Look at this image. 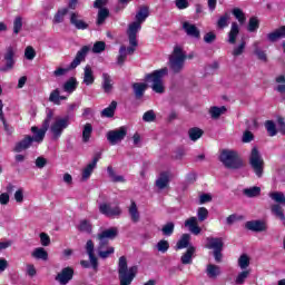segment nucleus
Wrapping results in <instances>:
<instances>
[{"instance_id": "obj_1", "label": "nucleus", "mask_w": 285, "mask_h": 285, "mask_svg": "<svg viewBox=\"0 0 285 285\" xmlns=\"http://www.w3.org/2000/svg\"><path fill=\"white\" fill-rule=\"evenodd\" d=\"M164 77H168V67L154 70L150 73L145 75L146 83H151L150 88L157 95H164L166 87L164 86Z\"/></svg>"}, {"instance_id": "obj_2", "label": "nucleus", "mask_w": 285, "mask_h": 285, "mask_svg": "<svg viewBox=\"0 0 285 285\" xmlns=\"http://www.w3.org/2000/svg\"><path fill=\"white\" fill-rule=\"evenodd\" d=\"M139 268L137 265H134L128 268V259L126 256H121L118 262V279L120 282L119 285H130L137 277Z\"/></svg>"}, {"instance_id": "obj_3", "label": "nucleus", "mask_w": 285, "mask_h": 285, "mask_svg": "<svg viewBox=\"0 0 285 285\" xmlns=\"http://www.w3.org/2000/svg\"><path fill=\"white\" fill-rule=\"evenodd\" d=\"M218 159L223 163V166L229 170H239V168H244V159H242L239 154L235 150L223 149Z\"/></svg>"}, {"instance_id": "obj_4", "label": "nucleus", "mask_w": 285, "mask_h": 285, "mask_svg": "<svg viewBox=\"0 0 285 285\" xmlns=\"http://www.w3.org/2000/svg\"><path fill=\"white\" fill-rule=\"evenodd\" d=\"M88 52H90V47L83 46L80 50L77 51L76 57L70 62L68 69L66 68H58L53 71L55 77H63L68 70H75L78 66H81V62L86 61V57H88Z\"/></svg>"}, {"instance_id": "obj_5", "label": "nucleus", "mask_w": 285, "mask_h": 285, "mask_svg": "<svg viewBox=\"0 0 285 285\" xmlns=\"http://www.w3.org/2000/svg\"><path fill=\"white\" fill-rule=\"evenodd\" d=\"M249 166L253 170V173L256 175V177L262 178L264 177V158L262 157V154L259 153V149L257 147H253L249 154Z\"/></svg>"}, {"instance_id": "obj_6", "label": "nucleus", "mask_w": 285, "mask_h": 285, "mask_svg": "<svg viewBox=\"0 0 285 285\" xmlns=\"http://www.w3.org/2000/svg\"><path fill=\"white\" fill-rule=\"evenodd\" d=\"M85 250L89 257V262L80 261V266H82V268H90L91 266L92 271L97 273V271H99V258L95 255V242H92V239L87 240Z\"/></svg>"}, {"instance_id": "obj_7", "label": "nucleus", "mask_w": 285, "mask_h": 285, "mask_svg": "<svg viewBox=\"0 0 285 285\" xmlns=\"http://www.w3.org/2000/svg\"><path fill=\"white\" fill-rule=\"evenodd\" d=\"M52 117H53L52 111H49L40 129L37 126L31 127V132L33 134V136L31 137L33 141H36L37 144H41V141L46 139V132H48V128H50V121H52Z\"/></svg>"}, {"instance_id": "obj_8", "label": "nucleus", "mask_w": 285, "mask_h": 285, "mask_svg": "<svg viewBox=\"0 0 285 285\" xmlns=\"http://www.w3.org/2000/svg\"><path fill=\"white\" fill-rule=\"evenodd\" d=\"M119 237V228L110 227L97 234V239L99 242V248H106L110 242Z\"/></svg>"}, {"instance_id": "obj_9", "label": "nucleus", "mask_w": 285, "mask_h": 285, "mask_svg": "<svg viewBox=\"0 0 285 285\" xmlns=\"http://www.w3.org/2000/svg\"><path fill=\"white\" fill-rule=\"evenodd\" d=\"M207 248L209 250H214V259L217 264H220L222 258L224 255L222 254V250H224V238L222 237H208L207 238Z\"/></svg>"}, {"instance_id": "obj_10", "label": "nucleus", "mask_w": 285, "mask_h": 285, "mask_svg": "<svg viewBox=\"0 0 285 285\" xmlns=\"http://www.w3.org/2000/svg\"><path fill=\"white\" fill-rule=\"evenodd\" d=\"M70 126V117L66 116L63 118H57L51 125V132L53 139H59L63 135V130Z\"/></svg>"}, {"instance_id": "obj_11", "label": "nucleus", "mask_w": 285, "mask_h": 285, "mask_svg": "<svg viewBox=\"0 0 285 285\" xmlns=\"http://www.w3.org/2000/svg\"><path fill=\"white\" fill-rule=\"evenodd\" d=\"M126 135H128V129L122 126L118 129L109 130L107 132V140L111 146H117L119 141H124V139H126Z\"/></svg>"}, {"instance_id": "obj_12", "label": "nucleus", "mask_w": 285, "mask_h": 285, "mask_svg": "<svg viewBox=\"0 0 285 285\" xmlns=\"http://www.w3.org/2000/svg\"><path fill=\"white\" fill-rule=\"evenodd\" d=\"M98 210L100 215H105V217L115 218L121 216V207L119 206H110L109 203H101L98 206Z\"/></svg>"}, {"instance_id": "obj_13", "label": "nucleus", "mask_w": 285, "mask_h": 285, "mask_svg": "<svg viewBox=\"0 0 285 285\" xmlns=\"http://www.w3.org/2000/svg\"><path fill=\"white\" fill-rule=\"evenodd\" d=\"M4 66L0 67V72H9L14 68V49L12 47H8L7 51L3 56Z\"/></svg>"}, {"instance_id": "obj_14", "label": "nucleus", "mask_w": 285, "mask_h": 285, "mask_svg": "<svg viewBox=\"0 0 285 285\" xmlns=\"http://www.w3.org/2000/svg\"><path fill=\"white\" fill-rule=\"evenodd\" d=\"M139 30H141V23L134 21L129 24L127 30L129 46H139L137 41V32H139Z\"/></svg>"}, {"instance_id": "obj_15", "label": "nucleus", "mask_w": 285, "mask_h": 285, "mask_svg": "<svg viewBox=\"0 0 285 285\" xmlns=\"http://www.w3.org/2000/svg\"><path fill=\"white\" fill-rule=\"evenodd\" d=\"M75 277V268L72 267H65L61 269L60 273L56 276V282L59 284L66 285Z\"/></svg>"}, {"instance_id": "obj_16", "label": "nucleus", "mask_w": 285, "mask_h": 285, "mask_svg": "<svg viewBox=\"0 0 285 285\" xmlns=\"http://www.w3.org/2000/svg\"><path fill=\"white\" fill-rule=\"evenodd\" d=\"M245 228L252 230V233H265V230H268V225H266V222L259 219L248 220L245 224Z\"/></svg>"}, {"instance_id": "obj_17", "label": "nucleus", "mask_w": 285, "mask_h": 285, "mask_svg": "<svg viewBox=\"0 0 285 285\" xmlns=\"http://www.w3.org/2000/svg\"><path fill=\"white\" fill-rule=\"evenodd\" d=\"M99 159H101V154H96L92 161L89 163L82 169V181H87V179H90L92 173L95 171V168H97V164L99 163Z\"/></svg>"}, {"instance_id": "obj_18", "label": "nucleus", "mask_w": 285, "mask_h": 285, "mask_svg": "<svg viewBox=\"0 0 285 285\" xmlns=\"http://www.w3.org/2000/svg\"><path fill=\"white\" fill-rule=\"evenodd\" d=\"M183 30L186 32L187 37H191L193 39H199V37H202V31H199L197 26L188 21L183 23Z\"/></svg>"}, {"instance_id": "obj_19", "label": "nucleus", "mask_w": 285, "mask_h": 285, "mask_svg": "<svg viewBox=\"0 0 285 285\" xmlns=\"http://www.w3.org/2000/svg\"><path fill=\"white\" fill-rule=\"evenodd\" d=\"M33 142L35 141L32 139V136L27 135L22 140L16 144L13 150L14 153H23V150H28V148H30V146H32Z\"/></svg>"}, {"instance_id": "obj_20", "label": "nucleus", "mask_w": 285, "mask_h": 285, "mask_svg": "<svg viewBox=\"0 0 285 285\" xmlns=\"http://www.w3.org/2000/svg\"><path fill=\"white\" fill-rule=\"evenodd\" d=\"M186 60L180 58H169V70L174 72V75H179L181 70H184V63Z\"/></svg>"}, {"instance_id": "obj_21", "label": "nucleus", "mask_w": 285, "mask_h": 285, "mask_svg": "<svg viewBox=\"0 0 285 285\" xmlns=\"http://www.w3.org/2000/svg\"><path fill=\"white\" fill-rule=\"evenodd\" d=\"M168 184H170V173H160L158 179L156 180L157 188H159V190H164V188H168Z\"/></svg>"}, {"instance_id": "obj_22", "label": "nucleus", "mask_w": 285, "mask_h": 285, "mask_svg": "<svg viewBox=\"0 0 285 285\" xmlns=\"http://www.w3.org/2000/svg\"><path fill=\"white\" fill-rule=\"evenodd\" d=\"M279 39H285V26L267 35V40L271 41V43H275V41H279Z\"/></svg>"}, {"instance_id": "obj_23", "label": "nucleus", "mask_w": 285, "mask_h": 285, "mask_svg": "<svg viewBox=\"0 0 285 285\" xmlns=\"http://www.w3.org/2000/svg\"><path fill=\"white\" fill-rule=\"evenodd\" d=\"M132 90L136 99H141L148 90V85L146 82H134Z\"/></svg>"}, {"instance_id": "obj_24", "label": "nucleus", "mask_w": 285, "mask_h": 285, "mask_svg": "<svg viewBox=\"0 0 285 285\" xmlns=\"http://www.w3.org/2000/svg\"><path fill=\"white\" fill-rule=\"evenodd\" d=\"M186 228H189L193 235H199L202 233V227L197 224V217H190L185 220Z\"/></svg>"}, {"instance_id": "obj_25", "label": "nucleus", "mask_w": 285, "mask_h": 285, "mask_svg": "<svg viewBox=\"0 0 285 285\" xmlns=\"http://www.w3.org/2000/svg\"><path fill=\"white\" fill-rule=\"evenodd\" d=\"M78 14L72 12L70 16V23L75 26L76 30H88V23L83 20L78 19Z\"/></svg>"}, {"instance_id": "obj_26", "label": "nucleus", "mask_w": 285, "mask_h": 285, "mask_svg": "<svg viewBox=\"0 0 285 285\" xmlns=\"http://www.w3.org/2000/svg\"><path fill=\"white\" fill-rule=\"evenodd\" d=\"M147 17H150V8L148 6L139 7L136 13V22L141 24L144 21H146Z\"/></svg>"}, {"instance_id": "obj_27", "label": "nucleus", "mask_w": 285, "mask_h": 285, "mask_svg": "<svg viewBox=\"0 0 285 285\" xmlns=\"http://www.w3.org/2000/svg\"><path fill=\"white\" fill-rule=\"evenodd\" d=\"M239 36V24L237 22H233L230 30L228 32V43L235 46L237 43V37Z\"/></svg>"}, {"instance_id": "obj_28", "label": "nucleus", "mask_w": 285, "mask_h": 285, "mask_svg": "<svg viewBox=\"0 0 285 285\" xmlns=\"http://www.w3.org/2000/svg\"><path fill=\"white\" fill-rule=\"evenodd\" d=\"M117 110V101L112 100L108 107L101 110V117H106L107 119H112L115 117V111Z\"/></svg>"}, {"instance_id": "obj_29", "label": "nucleus", "mask_w": 285, "mask_h": 285, "mask_svg": "<svg viewBox=\"0 0 285 285\" xmlns=\"http://www.w3.org/2000/svg\"><path fill=\"white\" fill-rule=\"evenodd\" d=\"M195 246H189L186 250V253L183 254L180 257V262L184 265L193 264V256L195 255Z\"/></svg>"}, {"instance_id": "obj_30", "label": "nucleus", "mask_w": 285, "mask_h": 285, "mask_svg": "<svg viewBox=\"0 0 285 285\" xmlns=\"http://www.w3.org/2000/svg\"><path fill=\"white\" fill-rule=\"evenodd\" d=\"M83 83L87 86L95 83V73L92 72V67L89 65L85 67Z\"/></svg>"}, {"instance_id": "obj_31", "label": "nucleus", "mask_w": 285, "mask_h": 285, "mask_svg": "<svg viewBox=\"0 0 285 285\" xmlns=\"http://www.w3.org/2000/svg\"><path fill=\"white\" fill-rule=\"evenodd\" d=\"M78 230L80 233H87V235H92V223H90L88 219L80 220Z\"/></svg>"}, {"instance_id": "obj_32", "label": "nucleus", "mask_w": 285, "mask_h": 285, "mask_svg": "<svg viewBox=\"0 0 285 285\" xmlns=\"http://www.w3.org/2000/svg\"><path fill=\"white\" fill-rule=\"evenodd\" d=\"M102 90L107 94L112 91V78L106 72L102 73Z\"/></svg>"}, {"instance_id": "obj_33", "label": "nucleus", "mask_w": 285, "mask_h": 285, "mask_svg": "<svg viewBox=\"0 0 285 285\" xmlns=\"http://www.w3.org/2000/svg\"><path fill=\"white\" fill-rule=\"evenodd\" d=\"M65 92L72 94L77 90V78L71 77L63 83Z\"/></svg>"}, {"instance_id": "obj_34", "label": "nucleus", "mask_w": 285, "mask_h": 285, "mask_svg": "<svg viewBox=\"0 0 285 285\" xmlns=\"http://www.w3.org/2000/svg\"><path fill=\"white\" fill-rule=\"evenodd\" d=\"M31 257H35V259H42V262H48V252L43 247L36 248Z\"/></svg>"}, {"instance_id": "obj_35", "label": "nucleus", "mask_w": 285, "mask_h": 285, "mask_svg": "<svg viewBox=\"0 0 285 285\" xmlns=\"http://www.w3.org/2000/svg\"><path fill=\"white\" fill-rule=\"evenodd\" d=\"M189 244H190V234H183L180 239L176 244V248L178 250H181L184 248H189L188 247Z\"/></svg>"}, {"instance_id": "obj_36", "label": "nucleus", "mask_w": 285, "mask_h": 285, "mask_svg": "<svg viewBox=\"0 0 285 285\" xmlns=\"http://www.w3.org/2000/svg\"><path fill=\"white\" fill-rule=\"evenodd\" d=\"M226 110H227L226 106H222V107L213 106L209 109V115L212 119H219V116L226 114Z\"/></svg>"}, {"instance_id": "obj_37", "label": "nucleus", "mask_w": 285, "mask_h": 285, "mask_svg": "<svg viewBox=\"0 0 285 285\" xmlns=\"http://www.w3.org/2000/svg\"><path fill=\"white\" fill-rule=\"evenodd\" d=\"M188 135L191 141H197L204 137V131L198 127H194L188 130Z\"/></svg>"}, {"instance_id": "obj_38", "label": "nucleus", "mask_w": 285, "mask_h": 285, "mask_svg": "<svg viewBox=\"0 0 285 285\" xmlns=\"http://www.w3.org/2000/svg\"><path fill=\"white\" fill-rule=\"evenodd\" d=\"M268 197H271V199L273 202H275V204H283V206H285V195L282 191H271L268 194Z\"/></svg>"}, {"instance_id": "obj_39", "label": "nucleus", "mask_w": 285, "mask_h": 285, "mask_svg": "<svg viewBox=\"0 0 285 285\" xmlns=\"http://www.w3.org/2000/svg\"><path fill=\"white\" fill-rule=\"evenodd\" d=\"M90 137H92V124L87 122L82 129L83 144H88V141H90Z\"/></svg>"}, {"instance_id": "obj_40", "label": "nucleus", "mask_w": 285, "mask_h": 285, "mask_svg": "<svg viewBox=\"0 0 285 285\" xmlns=\"http://www.w3.org/2000/svg\"><path fill=\"white\" fill-rule=\"evenodd\" d=\"M110 17V10L108 9H99L97 16V26H102L106 23V19Z\"/></svg>"}, {"instance_id": "obj_41", "label": "nucleus", "mask_w": 285, "mask_h": 285, "mask_svg": "<svg viewBox=\"0 0 285 285\" xmlns=\"http://www.w3.org/2000/svg\"><path fill=\"white\" fill-rule=\"evenodd\" d=\"M284 206V204H273L271 206V210L273 213V215H275L276 217H278V219H284L285 215H284V208L282 207Z\"/></svg>"}, {"instance_id": "obj_42", "label": "nucleus", "mask_w": 285, "mask_h": 285, "mask_svg": "<svg viewBox=\"0 0 285 285\" xmlns=\"http://www.w3.org/2000/svg\"><path fill=\"white\" fill-rule=\"evenodd\" d=\"M250 276V269H243L235 278V284L242 285L245 284L246 279Z\"/></svg>"}, {"instance_id": "obj_43", "label": "nucleus", "mask_w": 285, "mask_h": 285, "mask_svg": "<svg viewBox=\"0 0 285 285\" xmlns=\"http://www.w3.org/2000/svg\"><path fill=\"white\" fill-rule=\"evenodd\" d=\"M129 215L134 224H137V222H139V209H137V203L131 202V205L129 207Z\"/></svg>"}, {"instance_id": "obj_44", "label": "nucleus", "mask_w": 285, "mask_h": 285, "mask_svg": "<svg viewBox=\"0 0 285 285\" xmlns=\"http://www.w3.org/2000/svg\"><path fill=\"white\" fill-rule=\"evenodd\" d=\"M110 255H115V247L109 246L107 247V250H104V248H100L98 244V256L100 257V259H108Z\"/></svg>"}, {"instance_id": "obj_45", "label": "nucleus", "mask_w": 285, "mask_h": 285, "mask_svg": "<svg viewBox=\"0 0 285 285\" xmlns=\"http://www.w3.org/2000/svg\"><path fill=\"white\" fill-rule=\"evenodd\" d=\"M254 55H256L259 61H268V57L266 56V51L259 49V42H254Z\"/></svg>"}, {"instance_id": "obj_46", "label": "nucleus", "mask_w": 285, "mask_h": 285, "mask_svg": "<svg viewBox=\"0 0 285 285\" xmlns=\"http://www.w3.org/2000/svg\"><path fill=\"white\" fill-rule=\"evenodd\" d=\"M275 81H276V83H278L275 87L276 92L284 95L285 94V76L281 75V76L276 77Z\"/></svg>"}, {"instance_id": "obj_47", "label": "nucleus", "mask_w": 285, "mask_h": 285, "mask_svg": "<svg viewBox=\"0 0 285 285\" xmlns=\"http://www.w3.org/2000/svg\"><path fill=\"white\" fill-rule=\"evenodd\" d=\"M230 19V13L225 12L223 16L219 17L217 21V28L224 30V28H228V20Z\"/></svg>"}, {"instance_id": "obj_48", "label": "nucleus", "mask_w": 285, "mask_h": 285, "mask_svg": "<svg viewBox=\"0 0 285 285\" xmlns=\"http://www.w3.org/2000/svg\"><path fill=\"white\" fill-rule=\"evenodd\" d=\"M232 14L235 17V19H237L238 23H246V14L244 13V11L239 8H234L232 10Z\"/></svg>"}, {"instance_id": "obj_49", "label": "nucleus", "mask_w": 285, "mask_h": 285, "mask_svg": "<svg viewBox=\"0 0 285 285\" xmlns=\"http://www.w3.org/2000/svg\"><path fill=\"white\" fill-rule=\"evenodd\" d=\"M238 266L242 271H246L248 266H250V257H248L246 254H243L238 258Z\"/></svg>"}, {"instance_id": "obj_50", "label": "nucleus", "mask_w": 285, "mask_h": 285, "mask_svg": "<svg viewBox=\"0 0 285 285\" xmlns=\"http://www.w3.org/2000/svg\"><path fill=\"white\" fill-rule=\"evenodd\" d=\"M161 233L165 235V237H170L173 233H175V223L168 222L165 224L161 228Z\"/></svg>"}, {"instance_id": "obj_51", "label": "nucleus", "mask_w": 285, "mask_h": 285, "mask_svg": "<svg viewBox=\"0 0 285 285\" xmlns=\"http://www.w3.org/2000/svg\"><path fill=\"white\" fill-rule=\"evenodd\" d=\"M265 128L269 137H275V135H277V126L275 125V121L273 120L265 121Z\"/></svg>"}, {"instance_id": "obj_52", "label": "nucleus", "mask_w": 285, "mask_h": 285, "mask_svg": "<svg viewBox=\"0 0 285 285\" xmlns=\"http://www.w3.org/2000/svg\"><path fill=\"white\" fill-rule=\"evenodd\" d=\"M261 194L262 188L257 186L244 189V195H246V197H259Z\"/></svg>"}, {"instance_id": "obj_53", "label": "nucleus", "mask_w": 285, "mask_h": 285, "mask_svg": "<svg viewBox=\"0 0 285 285\" xmlns=\"http://www.w3.org/2000/svg\"><path fill=\"white\" fill-rule=\"evenodd\" d=\"M66 14H68V8L59 9L53 17V23H63Z\"/></svg>"}, {"instance_id": "obj_54", "label": "nucleus", "mask_w": 285, "mask_h": 285, "mask_svg": "<svg viewBox=\"0 0 285 285\" xmlns=\"http://www.w3.org/2000/svg\"><path fill=\"white\" fill-rule=\"evenodd\" d=\"M127 58H128V53L126 52V46H121L119 48V55L117 58L118 66H122L124 63H126Z\"/></svg>"}, {"instance_id": "obj_55", "label": "nucleus", "mask_w": 285, "mask_h": 285, "mask_svg": "<svg viewBox=\"0 0 285 285\" xmlns=\"http://www.w3.org/2000/svg\"><path fill=\"white\" fill-rule=\"evenodd\" d=\"M61 92L59 91V89H55L50 92L49 96V101L51 104H55V106H61V101H59Z\"/></svg>"}, {"instance_id": "obj_56", "label": "nucleus", "mask_w": 285, "mask_h": 285, "mask_svg": "<svg viewBox=\"0 0 285 285\" xmlns=\"http://www.w3.org/2000/svg\"><path fill=\"white\" fill-rule=\"evenodd\" d=\"M259 29V19L257 17L249 18L247 30L248 32H255V30Z\"/></svg>"}, {"instance_id": "obj_57", "label": "nucleus", "mask_w": 285, "mask_h": 285, "mask_svg": "<svg viewBox=\"0 0 285 285\" xmlns=\"http://www.w3.org/2000/svg\"><path fill=\"white\" fill-rule=\"evenodd\" d=\"M21 28H23V18H21V16H18L13 20V32H14V35H19V32H21Z\"/></svg>"}, {"instance_id": "obj_58", "label": "nucleus", "mask_w": 285, "mask_h": 285, "mask_svg": "<svg viewBox=\"0 0 285 285\" xmlns=\"http://www.w3.org/2000/svg\"><path fill=\"white\" fill-rule=\"evenodd\" d=\"M156 248L159 253H168V248H170V243L166 239H161L157 243Z\"/></svg>"}, {"instance_id": "obj_59", "label": "nucleus", "mask_w": 285, "mask_h": 285, "mask_svg": "<svg viewBox=\"0 0 285 285\" xmlns=\"http://www.w3.org/2000/svg\"><path fill=\"white\" fill-rule=\"evenodd\" d=\"M169 59H183L186 60V56L184 55V49L181 47H175L173 55L169 57Z\"/></svg>"}, {"instance_id": "obj_60", "label": "nucleus", "mask_w": 285, "mask_h": 285, "mask_svg": "<svg viewBox=\"0 0 285 285\" xmlns=\"http://www.w3.org/2000/svg\"><path fill=\"white\" fill-rule=\"evenodd\" d=\"M107 173L114 183L117 184L119 181H124V176H117V174H115V169L112 168V166L107 167Z\"/></svg>"}, {"instance_id": "obj_61", "label": "nucleus", "mask_w": 285, "mask_h": 285, "mask_svg": "<svg viewBox=\"0 0 285 285\" xmlns=\"http://www.w3.org/2000/svg\"><path fill=\"white\" fill-rule=\"evenodd\" d=\"M219 273H220L219 266L213 265V264L207 265V275L209 277H217Z\"/></svg>"}, {"instance_id": "obj_62", "label": "nucleus", "mask_w": 285, "mask_h": 285, "mask_svg": "<svg viewBox=\"0 0 285 285\" xmlns=\"http://www.w3.org/2000/svg\"><path fill=\"white\" fill-rule=\"evenodd\" d=\"M198 222H206L208 219V209L206 207H199L197 210Z\"/></svg>"}, {"instance_id": "obj_63", "label": "nucleus", "mask_w": 285, "mask_h": 285, "mask_svg": "<svg viewBox=\"0 0 285 285\" xmlns=\"http://www.w3.org/2000/svg\"><path fill=\"white\" fill-rule=\"evenodd\" d=\"M104 50H106V42L97 41L94 43L92 52H95V55H100V52H104Z\"/></svg>"}, {"instance_id": "obj_64", "label": "nucleus", "mask_w": 285, "mask_h": 285, "mask_svg": "<svg viewBox=\"0 0 285 285\" xmlns=\"http://www.w3.org/2000/svg\"><path fill=\"white\" fill-rule=\"evenodd\" d=\"M157 119V115L154 110H148L144 114L142 120H145L147 124H150L151 121H155Z\"/></svg>"}]
</instances>
